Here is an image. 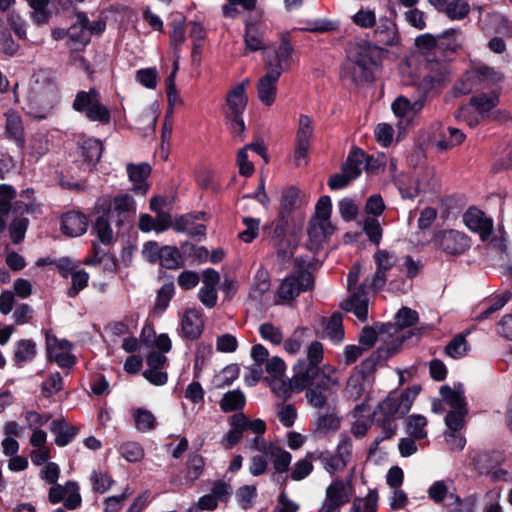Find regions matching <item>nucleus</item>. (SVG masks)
<instances>
[{"instance_id": "45", "label": "nucleus", "mask_w": 512, "mask_h": 512, "mask_svg": "<svg viewBox=\"0 0 512 512\" xmlns=\"http://www.w3.org/2000/svg\"><path fill=\"white\" fill-rule=\"evenodd\" d=\"M245 405V395L240 390H232L223 395L220 408L224 412L242 409Z\"/></svg>"}, {"instance_id": "30", "label": "nucleus", "mask_w": 512, "mask_h": 512, "mask_svg": "<svg viewBox=\"0 0 512 512\" xmlns=\"http://www.w3.org/2000/svg\"><path fill=\"white\" fill-rule=\"evenodd\" d=\"M246 51L255 52L266 48L263 39V32L259 26L253 23L246 24L245 36H244Z\"/></svg>"}, {"instance_id": "15", "label": "nucleus", "mask_w": 512, "mask_h": 512, "mask_svg": "<svg viewBox=\"0 0 512 512\" xmlns=\"http://www.w3.org/2000/svg\"><path fill=\"white\" fill-rule=\"evenodd\" d=\"M47 351L50 360L55 361L60 367H70L74 364L71 345L67 340L47 336Z\"/></svg>"}, {"instance_id": "52", "label": "nucleus", "mask_w": 512, "mask_h": 512, "mask_svg": "<svg viewBox=\"0 0 512 512\" xmlns=\"http://www.w3.org/2000/svg\"><path fill=\"white\" fill-rule=\"evenodd\" d=\"M469 351V345L463 335H457L446 346L445 353L453 358L464 357Z\"/></svg>"}, {"instance_id": "64", "label": "nucleus", "mask_w": 512, "mask_h": 512, "mask_svg": "<svg viewBox=\"0 0 512 512\" xmlns=\"http://www.w3.org/2000/svg\"><path fill=\"white\" fill-rule=\"evenodd\" d=\"M265 370L271 378H283L286 373V364L280 357L274 356L266 361Z\"/></svg>"}, {"instance_id": "57", "label": "nucleus", "mask_w": 512, "mask_h": 512, "mask_svg": "<svg viewBox=\"0 0 512 512\" xmlns=\"http://www.w3.org/2000/svg\"><path fill=\"white\" fill-rule=\"evenodd\" d=\"M319 459L324 467V469L330 473L334 474L336 472L342 471L347 466L344 461H341L335 454H331L330 452H322L319 455Z\"/></svg>"}, {"instance_id": "55", "label": "nucleus", "mask_w": 512, "mask_h": 512, "mask_svg": "<svg viewBox=\"0 0 512 512\" xmlns=\"http://www.w3.org/2000/svg\"><path fill=\"white\" fill-rule=\"evenodd\" d=\"M119 451L123 458L129 462H138L144 457V450L140 444L132 441L123 443L119 447Z\"/></svg>"}, {"instance_id": "29", "label": "nucleus", "mask_w": 512, "mask_h": 512, "mask_svg": "<svg viewBox=\"0 0 512 512\" xmlns=\"http://www.w3.org/2000/svg\"><path fill=\"white\" fill-rule=\"evenodd\" d=\"M370 387V382L363 373H355L350 376L345 394L349 399L356 400L361 397Z\"/></svg>"}, {"instance_id": "40", "label": "nucleus", "mask_w": 512, "mask_h": 512, "mask_svg": "<svg viewBox=\"0 0 512 512\" xmlns=\"http://www.w3.org/2000/svg\"><path fill=\"white\" fill-rule=\"evenodd\" d=\"M308 330L305 328L296 329L292 335L284 341V350L291 355H297L303 345L307 342Z\"/></svg>"}, {"instance_id": "7", "label": "nucleus", "mask_w": 512, "mask_h": 512, "mask_svg": "<svg viewBox=\"0 0 512 512\" xmlns=\"http://www.w3.org/2000/svg\"><path fill=\"white\" fill-rule=\"evenodd\" d=\"M354 489L351 480L337 478L326 488L325 499L320 512H339L353 496Z\"/></svg>"}, {"instance_id": "32", "label": "nucleus", "mask_w": 512, "mask_h": 512, "mask_svg": "<svg viewBox=\"0 0 512 512\" xmlns=\"http://www.w3.org/2000/svg\"><path fill=\"white\" fill-rule=\"evenodd\" d=\"M375 55L376 51L374 48L370 46H358L349 59L374 73L377 66Z\"/></svg>"}, {"instance_id": "28", "label": "nucleus", "mask_w": 512, "mask_h": 512, "mask_svg": "<svg viewBox=\"0 0 512 512\" xmlns=\"http://www.w3.org/2000/svg\"><path fill=\"white\" fill-rule=\"evenodd\" d=\"M464 138V134L459 129L448 127L442 132L441 138L434 140L433 145L440 152H444L461 144Z\"/></svg>"}, {"instance_id": "4", "label": "nucleus", "mask_w": 512, "mask_h": 512, "mask_svg": "<svg viewBox=\"0 0 512 512\" xmlns=\"http://www.w3.org/2000/svg\"><path fill=\"white\" fill-rule=\"evenodd\" d=\"M332 213V203L328 196H322L315 207V213L310 220L308 236L313 248H318L328 237L335 232V226L330 217Z\"/></svg>"}, {"instance_id": "39", "label": "nucleus", "mask_w": 512, "mask_h": 512, "mask_svg": "<svg viewBox=\"0 0 512 512\" xmlns=\"http://www.w3.org/2000/svg\"><path fill=\"white\" fill-rule=\"evenodd\" d=\"M341 418L335 413L321 414L315 421V428L319 433L328 434L340 428Z\"/></svg>"}, {"instance_id": "62", "label": "nucleus", "mask_w": 512, "mask_h": 512, "mask_svg": "<svg viewBox=\"0 0 512 512\" xmlns=\"http://www.w3.org/2000/svg\"><path fill=\"white\" fill-rule=\"evenodd\" d=\"M473 78L477 79L481 83L494 84L502 80L503 76L500 72L495 71L487 66H481L474 72Z\"/></svg>"}, {"instance_id": "33", "label": "nucleus", "mask_w": 512, "mask_h": 512, "mask_svg": "<svg viewBox=\"0 0 512 512\" xmlns=\"http://www.w3.org/2000/svg\"><path fill=\"white\" fill-rule=\"evenodd\" d=\"M195 217L191 215L180 216L175 219L173 228L179 233H188L191 236H203L205 234V226L202 224H194Z\"/></svg>"}, {"instance_id": "23", "label": "nucleus", "mask_w": 512, "mask_h": 512, "mask_svg": "<svg viewBox=\"0 0 512 512\" xmlns=\"http://www.w3.org/2000/svg\"><path fill=\"white\" fill-rule=\"evenodd\" d=\"M78 144L80 155L88 165H95L100 160L103 145L98 139L82 135Z\"/></svg>"}, {"instance_id": "21", "label": "nucleus", "mask_w": 512, "mask_h": 512, "mask_svg": "<svg viewBox=\"0 0 512 512\" xmlns=\"http://www.w3.org/2000/svg\"><path fill=\"white\" fill-rule=\"evenodd\" d=\"M203 320L201 314L195 309H187L181 318V333L184 338L195 340L200 337L203 331Z\"/></svg>"}, {"instance_id": "9", "label": "nucleus", "mask_w": 512, "mask_h": 512, "mask_svg": "<svg viewBox=\"0 0 512 512\" xmlns=\"http://www.w3.org/2000/svg\"><path fill=\"white\" fill-rule=\"evenodd\" d=\"M433 242L436 247L451 255L463 254L470 247L469 238L456 230L439 231L435 234Z\"/></svg>"}, {"instance_id": "2", "label": "nucleus", "mask_w": 512, "mask_h": 512, "mask_svg": "<svg viewBox=\"0 0 512 512\" xmlns=\"http://www.w3.org/2000/svg\"><path fill=\"white\" fill-rule=\"evenodd\" d=\"M35 85L32 94L28 97L25 106L26 113L36 119H46L59 100L57 83L46 71H39L35 75Z\"/></svg>"}, {"instance_id": "50", "label": "nucleus", "mask_w": 512, "mask_h": 512, "mask_svg": "<svg viewBox=\"0 0 512 512\" xmlns=\"http://www.w3.org/2000/svg\"><path fill=\"white\" fill-rule=\"evenodd\" d=\"M37 353L36 344L31 340H21L16 345L14 359L17 363L31 361Z\"/></svg>"}, {"instance_id": "17", "label": "nucleus", "mask_w": 512, "mask_h": 512, "mask_svg": "<svg viewBox=\"0 0 512 512\" xmlns=\"http://www.w3.org/2000/svg\"><path fill=\"white\" fill-rule=\"evenodd\" d=\"M281 75L278 72L266 70L265 75L260 77L256 84L259 100L266 106H271L277 96V82Z\"/></svg>"}, {"instance_id": "47", "label": "nucleus", "mask_w": 512, "mask_h": 512, "mask_svg": "<svg viewBox=\"0 0 512 512\" xmlns=\"http://www.w3.org/2000/svg\"><path fill=\"white\" fill-rule=\"evenodd\" d=\"M365 155L360 150L354 151L343 165L342 171L346 173L350 179H356L361 173L364 165Z\"/></svg>"}, {"instance_id": "8", "label": "nucleus", "mask_w": 512, "mask_h": 512, "mask_svg": "<svg viewBox=\"0 0 512 512\" xmlns=\"http://www.w3.org/2000/svg\"><path fill=\"white\" fill-rule=\"evenodd\" d=\"M102 205L107 210V216L117 225H123L136 212V204L132 196L120 194L113 198H103Z\"/></svg>"}, {"instance_id": "48", "label": "nucleus", "mask_w": 512, "mask_h": 512, "mask_svg": "<svg viewBox=\"0 0 512 512\" xmlns=\"http://www.w3.org/2000/svg\"><path fill=\"white\" fill-rule=\"evenodd\" d=\"M313 134V119L308 115H300L296 132V143L310 144Z\"/></svg>"}, {"instance_id": "41", "label": "nucleus", "mask_w": 512, "mask_h": 512, "mask_svg": "<svg viewBox=\"0 0 512 512\" xmlns=\"http://www.w3.org/2000/svg\"><path fill=\"white\" fill-rule=\"evenodd\" d=\"M135 427L138 431L147 432L155 428L156 418L154 414L144 408H137L133 411Z\"/></svg>"}, {"instance_id": "5", "label": "nucleus", "mask_w": 512, "mask_h": 512, "mask_svg": "<svg viewBox=\"0 0 512 512\" xmlns=\"http://www.w3.org/2000/svg\"><path fill=\"white\" fill-rule=\"evenodd\" d=\"M361 275V268L358 264L354 265L347 277V287L351 295L346 299L341 307L346 312L353 313L360 321H365L368 315V298L364 287H356Z\"/></svg>"}, {"instance_id": "12", "label": "nucleus", "mask_w": 512, "mask_h": 512, "mask_svg": "<svg viewBox=\"0 0 512 512\" xmlns=\"http://www.w3.org/2000/svg\"><path fill=\"white\" fill-rule=\"evenodd\" d=\"M463 222L469 230L478 233L482 240H487L493 232V220L476 207L466 210Z\"/></svg>"}, {"instance_id": "14", "label": "nucleus", "mask_w": 512, "mask_h": 512, "mask_svg": "<svg viewBox=\"0 0 512 512\" xmlns=\"http://www.w3.org/2000/svg\"><path fill=\"white\" fill-rule=\"evenodd\" d=\"M415 186L407 187L404 183L400 184V193L403 198H414L420 193L435 191L438 187V181L433 170H425L415 177Z\"/></svg>"}, {"instance_id": "18", "label": "nucleus", "mask_w": 512, "mask_h": 512, "mask_svg": "<svg viewBox=\"0 0 512 512\" xmlns=\"http://www.w3.org/2000/svg\"><path fill=\"white\" fill-rule=\"evenodd\" d=\"M6 138L13 141L18 147L25 144V130L21 115L15 110H9L4 114Z\"/></svg>"}, {"instance_id": "27", "label": "nucleus", "mask_w": 512, "mask_h": 512, "mask_svg": "<svg viewBox=\"0 0 512 512\" xmlns=\"http://www.w3.org/2000/svg\"><path fill=\"white\" fill-rule=\"evenodd\" d=\"M373 74L374 73L368 71L363 66L356 64L350 59L342 68V77L356 84L371 81L373 79Z\"/></svg>"}, {"instance_id": "56", "label": "nucleus", "mask_w": 512, "mask_h": 512, "mask_svg": "<svg viewBox=\"0 0 512 512\" xmlns=\"http://www.w3.org/2000/svg\"><path fill=\"white\" fill-rule=\"evenodd\" d=\"M259 333L264 340L269 341L274 345L281 344L284 339L281 329L269 322L260 325Z\"/></svg>"}, {"instance_id": "59", "label": "nucleus", "mask_w": 512, "mask_h": 512, "mask_svg": "<svg viewBox=\"0 0 512 512\" xmlns=\"http://www.w3.org/2000/svg\"><path fill=\"white\" fill-rule=\"evenodd\" d=\"M462 35L456 30H448L439 36V47L446 50H456L462 44Z\"/></svg>"}, {"instance_id": "58", "label": "nucleus", "mask_w": 512, "mask_h": 512, "mask_svg": "<svg viewBox=\"0 0 512 512\" xmlns=\"http://www.w3.org/2000/svg\"><path fill=\"white\" fill-rule=\"evenodd\" d=\"M363 230L366 233L368 239L379 244L382 239V226L376 218L367 217L363 222Z\"/></svg>"}, {"instance_id": "51", "label": "nucleus", "mask_w": 512, "mask_h": 512, "mask_svg": "<svg viewBox=\"0 0 512 512\" xmlns=\"http://www.w3.org/2000/svg\"><path fill=\"white\" fill-rule=\"evenodd\" d=\"M204 460L199 455L191 456L187 461L185 481L179 480L180 484L194 482L203 472Z\"/></svg>"}, {"instance_id": "43", "label": "nucleus", "mask_w": 512, "mask_h": 512, "mask_svg": "<svg viewBox=\"0 0 512 512\" xmlns=\"http://www.w3.org/2000/svg\"><path fill=\"white\" fill-rule=\"evenodd\" d=\"M68 36L81 44H86L90 40L89 20L85 16H80L79 21L72 25L67 31Z\"/></svg>"}, {"instance_id": "42", "label": "nucleus", "mask_w": 512, "mask_h": 512, "mask_svg": "<svg viewBox=\"0 0 512 512\" xmlns=\"http://www.w3.org/2000/svg\"><path fill=\"white\" fill-rule=\"evenodd\" d=\"M452 489L453 482L451 480H438L429 487L427 493L431 500L439 503L446 497L453 496Z\"/></svg>"}, {"instance_id": "44", "label": "nucleus", "mask_w": 512, "mask_h": 512, "mask_svg": "<svg viewBox=\"0 0 512 512\" xmlns=\"http://www.w3.org/2000/svg\"><path fill=\"white\" fill-rule=\"evenodd\" d=\"M300 192L295 187L287 188L282 194L280 216L284 219L289 213L300 206Z\"/></svg>"}, {"instance_id": "20", "label": "nucleus", "mask_w": 512, "mask_h": 512, "mask_svg": "<svg viewBox=\"0 0 512 512\" xmlns=\"http://www.w3.org/2000/svg\"><path fill=\"white\" fill-rule=\"evenodd\" d=\"M127 173L132 183V191L135 193L146 194L149 189L147 179L151 173V167L147 163L127 165Z\"/></svg>"}, {"instance_id": "63", "label": "nucleus", "mask_w": 512, "mask_h": 512, "mask_svg": "<svg viewBox=\"0 0 512 512\" xmlns=\"http://www.w3.org/2000/svg\"><path fill=\"white\" fill-rule=\"evenodd\" d=\"M71 278L72 286L68 290L67 295L73 298L87 286L89 274L84 270H76L72 273Z\"/></svg>"}, {"instance_id": "46", "label": "nucleus", "mask_w": 512, "mask_h": 512, "mask_svg": "<svg viewBox=\"0 0 512 512\" xmlns=\"http://www.w3.org/2000/svg\"><path fill=\"white\" fill-rule=\"evenodd\" d=\"M378 507V493L370 490L363 498H355L350 512H376Z\"/></svg>"}, {"instance_id": "26", "label": "nucleus", "mask_w": 512, "mask_h": 512, "mask_svg": "<svg viewBox=\"0 0 512 512\" xmlns=\"http://www.w3.org/2000/svg\"><path fill=\"white\" fill-rule=\"evenodd\" d=\"M159 116V109L156 104H151L137 110L135 121L137 128L145 131H154Z\"/></svg>"}, {"instance_id": "19", "label": "nucleus", "mask_w": 512, "mask_h": 512, "mask_svg": "<svg viewBox=\"0 0 512 512\" xmlns=\"http://www.w3.org/2000/svg\"><path fill=\"white\" fill-rule=\"evenodd\" d=\"M374 28L375 39L386 46H394L399 42V34L395 22L386 17L381 16L377 20Z\"/></svg>"}, {"instance_id": "13", "label": "nucleus", "mask_w": 512, "mask_h": 512, "mask_svg": "<svg viewBox=\"0 0 512 512\" xmlns=\"http://www.w3.org/2000/svg\"><path fill=\"white\" fill-rule=\"evenodd\" d=\"M292 53V46L286 39H283L279 48L274 53H267L265 55V70L278 72L281 75L284 71L288 70Z\"/></svg>"}, {"instance_id": "36", "label": "nucleus", "mask_w": 512, "mask_h": 512, "mask_svg": "<svg viewBox=\"0 0 512 512\" xmlns=\"http://www.w3.org/2000/svg\"><path fill=\"white\" fill-rule=\"evenodd\" d=\"M153 329L151 326H145L142 329L141 338L142 341L146 344L156 347L160 352L166 353L169 352L172 347V342L169 336L165 333L154 336V339L151 341L150 336L153 335Z\"/></svg>"}, {"instance_id": "24", "label": "nucleus", "mask_w": 512, "mask_h": 512, "mask_svg": "<svg viewBox=\"0 0 512 512\" xmlns=\"http://www.w3.org/2000/svg\"><path fill=\"white\" fill-rule=\"evenodd\" d=\"M424 106L423 99H416L411 101L410 99L399 96L392 103V110L394 114L405 120H411Z\"/></svg>"}, {"instance_id": "16", "label": "nucleus", "mask_w": 512, "mask_h": 512, "mask_svg": "<svg viewBox=\"0 0 512 512\" xmlns=\"http://www.w3.org/2000/svg\"><path fill=\"white\" fill-rule=\"evenodd\" d=\"M248 81L238 83L231 87L226 96V117L241 116L245 111L248 103L246 88Z\"/></svg>"}, {"instance_id": "31", "label": "nucleus", "mask_w": 512, "mask_h": 512, "mask_svg": "<svg viewBox=\"0 0 512 512\" xmlns=\"http://www.w3.org/2000/svg\"><path fill=\"white\" fill-rule=\"evenodd\" d=\"M270 457L273 468L277 473L287 472L292 461V455L278 445L270 447L267 455Z\"/></svg>"}, {"instance_id": "61", "label": "nucleus", "mask_w": 512, "mask_h": 512, "mask_svg": "<svg viewBox=\"0 0 512 512\" xmlns=\"http://www.w3.org/2000/svg\"><path fill=\"white\" fill-rule=\"evenodd\" d=\"M338 28L339 22L337 20L320 18L310 21L308 27L305 28V30L314 33H326L336 31Z\"/></svg>"}, {"instance_id": "6", "label": "nucleus", "mask_w": 512, "mask_h": 512, "mask_svg": "<svg viewBox=\"0 0 512 512\" xmlns=\"http://www.w3.org/2000/svg\"><path fill=\"white\" fill-rule=\"evenodd\" d=\"M73 109L84 113L92 122L106 125L111 120L109 109L101 103L100 95L94 89L78 92L73 102Z\"/></svg>"}, {"instance_id": "60", "label": "nucleus", "mask_w": 512, "mask_h": 512, "mask_svg": "<svg viewBox=\"0 0 512 512\" xmlns=\"http://www.w3.org/2000/svg\"><path fill=\"white\" fill-rule=\"evenodd\" d=\"M499 102L498 96L495 93L483 94L471 99V103L480 113L488 112L497 106Z\"/></svg>"}, {"instance_id": "10", "label": "nucleus", "mask_w": 512, "mask_h": 512, "mask_svg": "<svg viewBox=\"0 0 512 512\" xmlns=\"http://www.w3.org/2000/svg\"><path fill=\"white\" fill-rule=\"evenodd\" d=\"M373 260L376 265L375 273L370 280H366V284L372 289H381L387 280L386 273L390 271L397 263V255L393 251L386 249H378L374 255Z\"/></svg>"}, {"instance_id": "34", "label": "nucleus", "mask_w": 512, "mask_h": 512, "mask_svg": "<svg viewBox=\"0 0 512 512\" xmlns=\"http://www.w3.org/2000/svg\"><path fill=\"white\" fill-rule=\"evenodd\" d=\"M351 20L361 29H371L375 27L378 19L374 8L362 6L351 16Z\"/></svg>"}, {"instance_id": "53", "label": "nucleus", "mask_w": 512, "mask_h": 512, "mask_svg": "<svg viewBox=\"0 0 512 512\" xmlns=\"http://www.w3.org/2000/svg\"><path fill=\"white\" fill-rule=\"evenodd\" d=\"M158 263L167 269H175L180 264V253L176 247L162 246Z\"/></svg>"}, {"instance_id": "11", "label": "nucleus", "mask_w": 512, "mask_h": 512, "mask_svg": "<svg viewBox=\"0 0 512 512\" xmlns=\"http://www.w3.org/2000/svg\"><path fill=\"white\" fill-rule=\"evenodd\" d=\"M313 287V277L308 271H299L287 276L278 288V295L285 300L297 297Z\"/></svg>"}, {"instance_id": "25", "label": "nucleus", "mask_w": 512, "mask_h": 512, "mask_svg": "<svg viewBox=\"0 0 512 512\" xmlns=\"http://www.w3.org/2000/svg\"><path fill=\"white\" fill-rule=\"evenodd\" d=\"M440 393L443 400L447 405H449L451 410L467 409L462 384H456L453 387L447 385L442 386Z\"/></svg>"}, {"instance_id": "54", "label": "nucleus", "mask_w": 512, "mask_h": 512, "mask_svg": "<svg viewBox=\"0 0 512 512\" xmlns=\"http://www.w3.org/2000/svg\"><path fill=\"white\" fill-rule=\"evenodd\" d=\"M444 12L450 19H463L469 13V5L466 0H452L446 4Z\"/></svg>"}, {"instance_id": "37", "label": "nucleus", "mask_w": 512, "mask_h": 512, "mask_svg": "<svg viewBox=\"0 0 512 512\" xmlns=\"http://www.w3.org/2000/svg\"><path fill=\"white\" fill-rule=\"evenodd\" d=\"M427 419L420 414H413L406 419V432L414 439H423L427 436Z\"/></svg>"}, {"instance_id": "22", "label": "nucleus", "mask_w": 512, "mask_h": 512, "mask_svg": "<svg viewBox=\"0 0 512 512\" xmlns=\"http://www.w3.org/2000/svg\"><path fill=\"white\" fill-rule=\"evenodd\" d=\"M87 227V218L80 212L71 211L62 217L61 230L69 237H78L83 235L87 231Z\"/></svg>"}, {"instance_id": "35", "label": "nucleus", "mask_w": 512, "mask_h": 512, "mask_svg": "<svg viewBox=\"0 0 512 512\" xmlns=\"http://www.w3.org/2000/svg\"><path fill=\"white\" fill-rule=\"evenodd\" d=\"M50 429L56 435L55 443L60 447L66 446L77 432L76 428L69 426L62 420H54Z\"/></svg>"}, {"instance_id": "1", "label": "nucleus", "mask_w": 512, "mask_h": 512, "mask_svg": "<svg viewBox=\"0 0 512 512\" xmlns=\"http://www.w3.org/2000/svg\"><path fill=\"white\" fill-rule=\"evenodd\" d=\"M324 348L321 342H311L305 352L293 366V377L289 382L283 378H272V391L279 397H286L290 390L301 392L306 390L305 398L310 406L324 409L329 398L340 387L338 370L330 364H322Z\"/></svg>"}, {"instance_id": "38", "label": "nucleus", "mask_w": 512, "mask_h": 512, "mask_svg": "<svg viewBox=\"0 0 512 512\" xmlns=\"http://www.w3.org/2000/svg\"><path fill=\"white\" fill-rule=\"evenodd\" d=\"M324 334L331 341L339 343L344 339L342 316L339 313L333 314L325 323Z\"/></svg>"}, {"instance_id": "3", "label": "nucleus", "mask_w": 512, "mask_h": 512, "mask_svg": "<svg viewBox=\"0 0 512 512\" xmlns=\"http://www.w3.org/2000/svg\"><path fill=\"white\" fill-rule=\"evenodd\" d=\"M418 392L419 388L414 387L400 394L393 393L378 404L373 413L374 421L385 428L386 438L395 434L396 425L394 421L409 412Z\"/></svg>"}, {"instance_id": "49", "label": "nucleus", "mask_w": 512, "mask_h": 512, "mask_svg": "<svg viewBox=\"0 0 512 512\" xmlns=\"http://www.w3.org/2000/svg\"><path fill=\"white\" fill-rule=\"evenodd\" d=\"M93 231L97 236V239L105 245H110L115 241L113 230L109 224V221L105 217H99L95 221Z\"/></svg>"}]
</instances>
